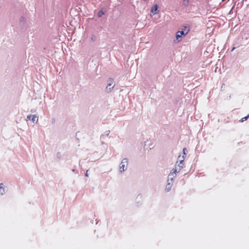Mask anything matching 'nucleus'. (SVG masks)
Listing matches in <instances>:
<instances>
[{"label": "nucleus", "mask_w": 249, "mask_h": 249, "mask_svg": "<svg viewBox=\"0 0 249 249\" xmlns=\"http://www.w3.org/2000/svg\"><path fill=\"white\" fill-rule=\"evenodd\" d=\"M114 86V85H113V86L112 87L111 89L113 88ZM110 89H111V88H109V90H110Z\"/></svg>", "instance_id": "nucleus-14"}, {"label": "nucleus", "mask_w": 249, "mask_h": 249, "mask_svg": "<svg viewBox=\"0 0 249 249\" xmlns=\"http://www.w3.org/2000/svg\"><path fill=\"white\" fill-rule=\"evenodd\" d=\"M186 148H184L183 149V153L184 155H186Z\"/></svg>", "instance_id": "nucleus-12"}, {"label": "nucleus", "mask_w": 249, "mask_h": 249, "mask_svg": "<svg viewBox=\"0 0 249 249\" xmlns=\"http://www.w3.org/2000/svg\"><path fill=\"white\" fill-rule=\"evenodd\" d=\"M249 117V114L246 116V117L242 118L241 119L239 120L240 122H243L244 121L247 120Z\"/></svg>", "instance_id": "nucleus-7"}, {"label": "nucleus", "mask_w": 249, "mask_h": 249, "mask_svg": "<svg viewBox=\"0 0 249 249\" xmlns=\"http://www.w3.org/2000/svg\"><path fill=\"white\" fill-rule=\"evenodd\" d=\"M104 14V13L102 11H100L98 13V16L99 17H101Z\"/></svg>", "instance_id": "nucleus-10"}, {"label": "nucleus", "mask_w": 249, "mask_h": 249, "mask_svg": "<svg viewBox=\"0 0 249 249\" xmlns=\"http://www.w3.org/2000/svg\"><path fill=\"white\" fill-rule=\"evenodd\" d=\"M189 28L187 26H185L182 31H179L176 34V39L178 41L181 40L182 36H185L189 32Z\"/></svg>", "instance_id": "nucleus-1"}, {"label": "nucleus", "mask_w": 249, "mask_h": 249, "mask_svg": "<svg viewBox=\"0 0 249 249\" xmlns=\"http://www.w3.org/2000/svg\"><path fill=\"white\" fill-rule=\"evenodd\" d=\"M88 170L86 172V176L88 177Z\"/></svg>", "instance_id": "nucleus-13"}, {"label": "nucleus", "mask_w": 249, "mask_h": 249, "mask_svg": "<svg viewBox=\"0 0 249 249\" xmlns=\"http://www.w3.org/2000/svg\"><path fill=\"white\" fill-rule=\"evenodd\" d=\"M109 83H108L107 86V89L108 87L111 86L113 84V79H110L108 80Z\"/></svg>", "instance_id": "nucleus-8"}, {"label": "nucleus", "mask_w": 249, "mask_h": 249, "mask_svg": "<svg viewBox=\"0 0 249 249\" xmlns=\"http://www.w3.org/2000/svg\"><path fill=\"white\" fill-rule=\"evenodd\" d=\"M225 0H222V1L223 2V1H224Z\"/></svg>", "instance_id": "nucleus-15"}, {"label": "nucleus", "mask_w": 249, "mask_h": 249, "mask_svg": "<svg viewBox=\"0 0 249 249\" xmlns=\"http://www.w3.org/2000/svg\"><path fill=\"white\" fill-rule=\"evenodd\" d=\"M127 164V160L126 159H123L120 166V171L121 172L124 171L125 165Z\"/></svg>", "instance_id": "nucleus-2"}, {"label": "nucleus", "mask_w": 249, "mask_h": 249, "mask_svg": "<svg viewBox=\"0 0 249 249\" xmlns=\"http://www.w3.org/2000/svg\"><path fill=\"white\" fill-rule=\"evenodd\" d=\"M3 184L0 183V193L1 195H3L4 193V189L3 188Z\"/></svg>", "instance_id": "nucleus-6"}, {"label": "nucleus", "mask_w": 249, "mask_h": 249, "mask_svg": "<svg viewBox=\"0 0 249 249\" xmlns=\"http://www.w3.org/2000/svg\"><path fill=\"white\" fill-rule=\"evenodd\" d=\"M177 172V169H172V170L171 171V172L170 174H176Z\"/></svg>", "instance_id": "nucleus-11"}, {"label": "nucleus", "mask_w": 249, "mask_h": 249, "mask_svg": "<svg viewBox=\"0 0 249 249\" xmlns=\"http://www.w3.org/2000/svg\"><path fill=\"white\" fill-rule=\"evenodd\" d=\"M189 0H183V3L184 5L187 6L189 4Z\"/></svg>", "instance_id": "nucleus-9"}, {"label": "nucleus", "mask_w": 249, "mask_h": 249, "mask_svg": "<svg viewBox=\"0 0 249 249\" xmlns=\"http://www.w3.org/2000/svg\"><path fill=\"white\" fill-rule=\"evenodd\" d=\"M180 156H178V159L179 160V162L178 164V166H179V170H180L181 168H182L183 166V161L184 160V156H182L181 158V159H180Z\"/></svg>", "instance_id": "nucleus-3"}, {"label": "nucleus", "mask_w": 249, "mask_h": 249, "mask_svg": "<svg viewBox=\"0 0 249 249\" xmlns=\"http://www.w3.org/2000/svg\"><path fill=\"white\" fill-rule=\"evenodd\" d=\"M29 120H31L33 122H37L38 120L37 117L35 115H30L27 116Z\"/></svg>", "instance_id": "nucleus-5"}, {"label": "nucleus", "mask_w": 249, "mask_h": 249, "mask_svg": "<svg viewBox=\"0 0 249 249\" xmlns=\"http://www.w3.org/2000/svg\"><path fill=\"white\" fill-rule=\"evenodd\" d=\"M158 6L157 4L154 5L151 10V12L154 15H155L156 14H158Z\"/></svg>", "instance_id": "nucleus-4"}]
</instances>
